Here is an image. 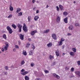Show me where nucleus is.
Here are the masks:
<instances>
[{"mask_svg":"<svg viewBox=\"0 0 80 80\" xmlns=\"http://www.w3.org/2000/svg\"><path fill=\"white\" fill-rule=\"evenodd\" d=\"M24 63H25V61L24 60H22L21 63V66H22L23 65H24Z\"/></svg>","mask_w":80,"mask_h":80,"instance_id":"nucleus-26","label":"nucleus"},{"mask_svg":"<svg viewBox=\"0 0 80 80\" xmlns=\"http://www.w3.org/2000/svg\"><path fill=\"white\" fill-rule=\"evenodd\" d=\"M32 48L33 50L35 48V46H34V44H33L32 45Z\"/></svg>","mask_w":80,"mask_h":80,"instance_id":"nucleus-33","label":"nucleus"},{"mask_svg":"<svg viewBox=\"0 0 80 80\" xmlns=\"http://www.w3.org/2000/svg\"><path fill=\"white\" fill-rule=\"evenodd\" d=\"M30 44L28 42L26 44V47L27 48H28V47H30Z\"/></svg>","mask_w":80,"mask_h":80,"instance_id":"nucleus-31","label":"nucleus"},{"mask_svg":"<svg viewBox=\"0 0 80 80\" xmlns=\"http://www.w3.org/2000/svg\"><path fill=\"white\" fill-rule=\"evenodd\" d=\"M64 48H65V46L63 45L62 46V49H64Z\"/></svg>","mask_w":80,"mask_h":80,"instance_id":"nucleus-53","label":"nucleus"},{"mask_svg":"<svg viewBox=\"0 0 80 80\" xmlns=\"http://www.w3.org/2000/svg\"><path fill=\"white\" fill-rule=\"evenodd\" d=\"M49 58L51 60H52L53 59H54V58L53 57V56L50 55L49 57Z\"/></svg>","mask_w":80,"mask_h":80,"instance_id":"nucleus-15","label":"nucleus"},{"mask_svg":"<svg viewBox=\"0 0 80 80\" xmlns=\"http://www.w3.org/2000/svg\"><path fill=\"white\" fill-rule=\"evenodd\" d=\"M50 32V30L49 29H47L46 30H45L44 32V33H48Z\"/></svg>","mask_w":80,"mask_h":80,"instance_id":"nucleus-28","label":"nucleus"},{"mask_svg":"<svg viewBox=\"0 0 80 80\" xmlns=\"http://www.w3.org/2000/svg\"><path fill=\"white\" fill-rule=\"evenodd\" d=\"M76 3V2L75 1H74V3Z\"/></svg>","mask_w":80,"mask_h":80,"instance_id":"nucleus-62","label":"nucleus"},{"mask_svg":"<svg viewBox=\"0 0 80 80\" xmlns=\"http://www.w3.org/2000/svg\"><path fill=\"white\" fill-rule=\"evenodd\" d=\"M6 46H5L2 48L1 49V51L2 52H4V51H7L8 50V44L7 42H5Z\"/></svg>","mask_w":80,"mask_h":80,"instance_id":"nucleus-1","label":"nucleus"},{"mask_svg":"<svg viewBox=\"0 0 80 80\" xmlns=\"http://www.w3.org/2000/svg\"><path fill=\"white\" fill-rule=\"evenodd\" d=\"M13 52H16V49H13Z\"/></svg>","mask_w":80,"mask_h":80,"instance_id":"nucleus-54","label":"nucleus"},{"mask_svg":"<svg viewBox=\"0 0 80 80\" xmlns=\"http://www.w3.org/2000/svg\"><path fill=\"white\" fill-rule=\"evenodd\" d=\"M0 53H1V51H0Z\"/></svg>","mask_w":80,"mask_h":80,"instance_id":"nucleus-63","label":"nucleus"},{"mask_svg":"<svg viewBox=\"0 0 80 80\" xmlns=\"http://www.w3.org/2000/svg\"><path fill=\"white\" fill-rule=\"evenodd\" d=\"M72 51H73V52H74V53H75L76 52V49L75 48H72Z\"/></svg>","mask_w":80,"mask_h":80,"instance_id":"nucleus-38","label":"nucleus"},{"mask_svg":"<svg viewBox=\"0 0 80 80\" xmlns=\"http://www.w3.org/2000/svg\"><path fill=\"white\" fill-rule=\"evenodd\" d=\"M47 46H48V47L50 48L52 46V43L50 42L48 44H47Z\"/></svg>","mask_w":80,"mask_h":80,"instance_id":"nucleus-11","label":"nucleus"},{"mask_svg":"<svg viewBox=\"0 0 80 80\" xmlns=\"http://www.w3.org/2000/svg\"><path fill=\"white\" fill-rule=\"evenodd\" d=\"M5 69H6V70H8V66H6L5 67Z\"/></svg>","mask_w":80,"mask_h":80,"instance_id":"nucleus-44","label":"nucleus"},{"mask_svg":"<svg viewBox=\"0 0 80 80\" xmlns=\"http://www.w3.org/2000/svg\"><path fill=\"white\" fill-rule=\"evenodd\" d=\"M6 29H7V30L8 31V30H11V29H12L9 26H8L6 27Z\"/></svg>","mask_w":80,"mask_h":80,"instance_id":"nucleus-30","label":"nucleus"},{"mask_svg":"<svg viewBox=\"0 0 80 80\" xmlns=\"http://www.w3.org/2000/svg\"><path fill=\"white\" fill-rule=\"evenodd\" d=\"M39 18V17H38L37 16H36L34 17V19L35 21H37V20H38Z\"/></svg>","mask_w":80,"mask_h":80,"instance_id":"nucleus-23","label":"nucleus"},{"mask_svg":"<svg viewBox=\"0 0 80 80\" xmlns=\"http://www.w3.org/2000/svg\"><path fill=\"white\" fill-rule=\"evenodd\" d=\"M20 11H21V9L20 8H17L16 12L18 13H19Z\"/></svg>","mask_w":80,"mask_h":80,"instance_id":"nucleus-22","label":"nucleus"},{"mask_svg":"<svg viewBox=\"0 0 80 80\" xmlns=\"http://www.w3.org/2000/svg\"><path fill=\"white\" fill-rule=\"evenodd\" d=\"M56 62H53L52 63L53 65H55Z\"/></svg>","mask_w":80,"mask_h":80,"instance_id":"nucleus-47","label":"nucleus"},{"mask_svg":"<svg viewBox=\"0 0 80 80\" xmlns=\"http://www.w3.org/2000/svg\"><path fill=\"white\" fill-rule=\"evenodd\" d=\"M18 43H19V44L20 45L21 44V42L19 41Z\"/></svg>","mask_w":80,"mask_h":80,"instance_id":"nucleus-55","label":"nucleus"},{"mask_svg":"<svg viewBox=\"0 0 80 80\" xmlns=\"http://www.w3.org/2000/svg\"><path fill=\"white\" fill-rule=\"evenodd\" d=\"M22 54L23 55H25V56H26V55H27V52H26V51H23Z\"/></svg>","mask_w":80,"mask_h":80,"instance_id":"nucleus-21","label":"nucleus"},{"mask_svg":"<svg viewBox=\"0 0 80 80\" xmlns=\"http://www.w3.org/2000/svg\"><path fill=\"white\" fill-rule=\"evenodd\" d=\"M52 37L53 39L55 40H57V35L55 34H52Z\"/></svg>","mask_w":80,"mask_h":80,"instance_id":"nucleus-7","label":"nucleus"},{"mask_svg":"<svg viewBox=\"0 0 80 80\" xmlns=\"http://www.w3.org/2000/svg\"><path fill=\"white\" fill-rule=\"evenodd\" d=\"M11 68H13V66L12 65V66H11Z\"/></svg>","mask_w":80,"mask_h":80,"instance_id":"nucleus-59","label":"nucleus"},{"mask_svg":"<svg viewBox=\"0 0 80 80\" xmlns=\"http://www.w3.org/2000/svg\"><path fill=\"white\" fill-rule=\"evenodd\" d=\"M36 8H33V10H35V9H36Z\"/></svg>","mask_w":80,"mask_h":80,"instance_id":"nucleus-58","label":"nucleus"},{"mask_svg":"<svg viewBox=\"0 0 80 80\" xmlns=\"http://www.w3.org/2000/svg\"><path fill=\"white\" fill-rule=\"evenodd\" d=\"M24 71H25V70H24V69H22L21 70V72H24Z\"/></svg>","mask_w":80,"mask_h":80,"instance_id":"nucleus-50","label":"nucleus"},{"mask_svg":"<svg viewBox=\"0 0 80 80\" xmlns=\"http://www.w3.org/2000/svg\"><path fill=\"white\" fill-rule=\"evenodd\" d=\"M23 30L25 32H27L28 31V29L27 28V26L25 24H24L23 26Z\"/></svg>","mask_w":80,"mask_h":80,"instance_id":"nucleus-3","label":"nucleus"},{"mask_svg":"<svg viewBox=\"0 0 80 80\" xmlns=\"http://www.w3.org/2000/svg\"><path fill=\"white\" fill-rule=\"evenodd\" d=\"M65 55V54L64 53H63V54H62V55Z\"/></svg>","mask_w":80,"mask_h":80,"instance_id":"nucleus-61","label":"nucleus"},{"mask_svg":"<svg viewBox=\"0 0 80 80\" xmlns=\"http://www.w3.org/2000/svg\"><path fill=\"white\" fill-rule=\"evenodd\" d=\"M49 6H48V5H47V7H46V8H48V7Z\"/></svg>","mask_w":80,"mask_h":80,"instance_id":"nucleus-60","label":"nucleus"},{"mask_svg":"<svg viewBox=\"0 0 80 80\" xmlns=\"http://www.w3.org/2000/svg\"><path fill=\"white\" fill-rule=\"evenodd\" d=\"M24 35H22V34H20V38L22 40H23V37Z\"/></svg>","mask_w":80,"mask_h":80,"instance_id":"nucleus-10","label":"nucleus"},{"mask_svg":"<svg viewBox=\"0 0 80 80\" xmlns=\"http://www.w3.org/2000/svg\"><path fill=\"white\" fill-rule=\"evenodd\" d=\"M37 32V31L36 30L32 31L31 32L30 34L31 35H35V33H36Z\"/></svg>","mask_w":80,"mask_h":80,"instance_id":"nucleus-6","label":"nucleus"},{"mask_svg":"<svg viewBox=\"0 0 80 80\" xmlns=\"http://www.w3.org/2000/svg\"><path fill=\"white\" fill-rule=\"evenodd\" d=\"M69 54L71 55V56H72V57L75 55V53L73 52H69Z\"/></svg>","mask_w":80,"mask_h":80,"instance_id":"nucleus-17","label":"nucleus"},{"mask_svg":"<svg viewBox=\"0 0 80 80\" xmlns=\"http://www.w3.org/2000/svg\"><path fill=\"white\" fill-rule=\"evenodd\" d=\"M9 10L10 11L12 12L13 10V7H12V4H11L9 6Z\"/></svg>","mask_w":80,"mask_h":80,"instance_id":"nucleus-5","label":"nucleus"},{"mask_svg":"<svg viewBox=\"0 0 80 80\" xmlns=\"http://www.w3.org/2000/svg\"><path fill=\"white\" fill-rule=\"evenodd\" d=\"M69 30H72L73 29V26L72 25H70L69 27Z\"/></svg>","mask_w":80,"mask_h":80,"instance_id":"nucleus-13","label":"nucleus"},{"mask_svg":"<svg viewBox=\"0 0 80 80\" xmlns=\"http://www.w3.org/2000/svg\"><path fill=\"white\" fill-rule=\"evenodd\" d=\"M56 54L57 57L59 56V51L58 50L56 51Z\"/></svg>","mask_w":80,"mask_h":80,"instance_id":"nucleus-16","label":"nucleus"},{"mask_svg":"<svg viewBox=\"0 0 80 80\" xmlns=\"http://www.w3.org/2000/svg\"><path fill=\"white\" fill-rule=\"evenodd\" d=\"M77 63L78 65H80V61H77Z\"/></svg>","mask_w":80,"mask_h":80,"instance_id":"nucleus-41","label":"nucleus"},{"mask_svg":"<svg viewBox=\"0 0 80 80\" xmlns=\"http://www.w3.org/2000/svg\"><path fill=\"white\" fill-rule=\"evenodd\" d=\"M68 14V13L66 12H63V15H65V16H66V15H67Z\"/></svg>","mask_w":80,"mask_h":80,"instance_id":"nucleus-34","label":"nucleus"},{"mask_svg":"<svg viewBox=\"0 0 80 80\" xmlns=\"http://www.w3.org/2000/svg\"><path fill=\"white\" fill-rule=\"evenodd\" d=\"M15 48H19V47H18V46L17 45H15Z\"/></svg>","mask_w":80,"mask_h":80,"instance_id":"nucleus-43","label":"nucleus"},{"mask_svg":"<svg viewBox=\"0 0 80 80\" xmlns=\"http://www.w3.org/2000/svg\"><path fill=\"white\" fill-rule=\"evenodd\" d=\"M25 80H29V78L28 76H26L25 77Z\"/></svg>","mask_w":80,"mask_h":80,"instance_id":"nucleus-29","label":"nucleus"},{"mask_svg":"<svg viewBox=\"0 0 80 80\" xmlns=\"http://www.w3.org/2000/svg\"><path fill=\"white\" fill-rule=\"evenodd\" d=\"M35 80H41L40 78H36L35 79Z\"/></svg>","mask_w":80,"mask_h":80,"instance_id":"nucleus-56","label":"nucleus"},{"mask_svg":"<svg viewBox=\"0 0 80 80\" xmlns=\"http://www.w3.org/2000/svg\"><path fill=\"white\" fill-rule=\"evenodd\" d=\"M28 40L29 42H31V41H32V40H31V38H29Z\"/></svg>","mask_w":80,"mask_h":80,"instance_id":"nucleus-52","label":"nucleus"},{"mask_svg":"<svg viewBox=\"0 0 80 80\" xmlns=\"http://www.w3.org/2000/svg\"><path fill=\"white\" fill-rule=\"evenodd\" d=\"M35 2V0H32V2L33 3H34Z\"/></svg>","mask_w":80,"mask_h":80,"instance_id":"nucleus-51","label":"nucleus"},{"mask_svg":"<svg viewBox=\"0 0 80 80\" xmlns=\"http://www.w3.org/2000/svg\"><path fill=\"white\" fill-rule=\"evenodd\" d=\"M18 28H19V32H21L22 31V25L20 24H18Z\"/></svg>","mask_w":80,"mask_h":80,"instance_id":"nucleus-4","label":"nucleus"},{"mask_svg":"<svg viewBox=\"0 0 80 80\" xmlns=\"http://www.w3.org/2000/svg\"><path fill=\"white\" fill-rule=\"evenodd\" d=\"M65 40V39L62 38L61 39L60 41L58 42V45L59 46H61L63 44V42H64Z\"/></svg>","mask_w":80,"mask_h":80,"instance_id":"nucleus-2","label":"nucleus"},{"mask_svg":"<svg viewBox=\"0 0 80 80\" xmlns=\"http://www.w3.org/2000/svg\"><path fill=\"white\" fill-rule=\"evenodd\" d=\"M56 8L57 11H59V8H58V7L56 6Z\"/></svg>","mask_w":80,"mask_h":80,"instance_id":"nucleus-45","label":"nucleus"},{"mask_svg":"<svg viewBox=\"0 0 80 80\" xmlns=\"http://www.w3.org/2000/svg\"><path fill=\"white\" fill-rule=\"evenodd\" d=\"M22 15V12H19L18 14V17H21Z\"/></svg>","mask_w":80,"mask_h":80,"instance_id":"nucleus-24","label":"nucleus"},{"mask_svg":"<svg viewBox=\"0 0 80 80\" xmlns=\"http://www.w3.org/2000/svg\"><path fill=\"white\" fill-rule=\"evenodd\" d=\"M65 69L66 70H69V67L68 66H66V67Z\"/></svg>","mask_w":80,"mask_h":80,"instance_id":"nucleus-42","label":"nucleus"},{"mask_svg":"<svg viewBox=\"0 0 80 80\" xmlns=\"http://www.w3.org/2000/svg\"><path fill=\"white\" fill-rule=\"evenodd\" d=\"M75 26L79 27H80V25H79V24L78 23H76L75 24Z\"/></svg>","mask_w":80,"mask_h":80,"instance_id":"nucleus-35","label":"nucleus"},{"mask_svg":"<svg viewBox=\"0 0 80 80\" xmlns=\"http://www.w3.org/2000/svg\"><path fill=\"white\" fill-rule=\"evenodd\" d=\"M12 17V14H10L8 17V18H10Z\"/></svg>","mask_w":80,"mask_h":80,"instance_id":"nucleus-39","label":"nucleus"},{"mask_svg":"<svg viewBox=\"0 0 80 80\" xmlns=\"http://www.w3.org/2000/svg\"><path fill=\"white\" fill-rule=\"evenodd\" d=\"M28 22H30V20H31V16H29L28 17Z\"/></svg>","mask_w":80,"mask_h":80,"instance_id":"nucleus-19","label":"nucleus"},{"mask_svg":"<svg viewBox=\"0 0 80 80\" xmlns=\"http://www.w3.org/2000/svg\"><path fill=\"white\" fill-rule=\"evenodd\" d=\"M3 37L4 39H7V36L5 34H3Z\"/></svg>","mask_w":80,"mask_h":80,"instance_id":"nucleus-36","label":"nucleus"},{"mask_svg":"<svg viewBox=\"0 0 80 80\" xmlns=\"http://www.w3.org/2000/svg\"><path fill=\"white\" fill-rule=\"evenodd\" d=\"M59 7L61 10H64V8L62 5H59Z\"/></svg>","mask_w":80,"mask_h":80,"instance_id":"nucleus-14","label":"nucleus"},{"mask_svg":"<svg viewBox=\"0 0 80 80\" xmlns=\"http://www.w3.org/2000/svg\"><path fill=\"white\" fill-rule=\"evenodd\" d=\"M53 75L54 77H56L57 78H58V79H59V78H60V76L57 75L56 73L53 74Z\"/></svg>","mask_w":80,"mask_h":80,"instance_id":"nucleus-9","label":"nucleus"},{"mask_svg":"<svg viewBox=\"0 0 80 80\" xmlns=\"http://www.w3.org/2000/svg\"><path fill=\"white\" fill-rule=\"evenodd\" d=\"M56 20L58 23H59L60 21V17L58 16Z\"/></svg>","mask_w":80,"mask_h":80,"instance_id":"nucleus-8","label":"nucleus"},{"mask_svg":"<svg viewBox=\"0 0 80 80\" xmlns=\"http://www.w3.org/2000/svg\"><path fill=\"white\" fill-rule=\"evenodd\" d=\"M8 31L10 34H12V32H13V31L12 30V29H11L10 30H9Z\"/></svg>","mask_w":80,"mask_h":80,"instance_id":"nucleus-27","label":"nucleus"},{"mask_svg":"<svg viewBox=\"0 0 80 80\" xmlns=\"http://www.w3.org/2000/svg\"><path fill=\"white\" fill-rule=\"evenodd\" d=\"M75 73L77 75H78V76H80V72L78 71H76L75 72Z\"/></svg>","mask_w":80,"mask_h":80,"instance_id":"nucleus-20","label":"nucleus"},{"mask_svg":"<svg viewBox=\"0 0 80 80\" xmlns=\"http://www.w3.org/2000/svg\"><path fill=\"white\" fill-rule=\"evenodd\" d=\"M44 72L46 74L48 73H49V71H48L47 70H44Z\"/></svg>","mask_w":80,"mask_h":80,"instance_id":"nucleus-37","label":"nucleus"},{"mask_svg":"<svg viewBox=\"0 0 80 80\" xmlns=\"http://www.w3.org/2000/svg\"><path fill=\"white\" fill-rule=\"evenodd\" d=\"M4 74L5 75H7V72H5Z\"/></svg>","mask_w":80,"mask_h":80,"instance_id":"nucleus-57","label":"nucleus"},{"mask_svg":"<svg viewBox=\"0 0 80 80\" xmlns=\"http://www.w3.org/2000/svg\"><path fill=\"white\" fill-rule=\"evenodd\" d=\"M27 73H28V72H27V71H26L22 73L21 74L23 75H26Z\"/></svg>","mask_w":80,"mask_h":80,"instance_id":"nucleus-25","label":"nucleus"},{"mask_svg":"<svg viewBox=\"0 0 80 80\" xmlns=\"http://www.w3.org/2000/svg\"><path fill=\"white\" fill-rule=\"evenodd\" d=\"M39 13V10H37L36 13Z\"/></svg>","mask_w":80,"mask_h":80,"instance_id":"nucleus-48","label":"nucleus"},{"mask_svg":"<svg viewBox=\"0 0 80 80\" xmlns=\"http://www.w3.org/2000/svg\"><path fill=\"white\" fill-rule=\"evenodd\" d=\"M71 35L72 34H70V33H68L67 34L68 36H70V35Z\"/></svg>","mask_w":80,"mask_h":80,"instance_id":"nucleus-49","label":"nucleus"},{"mask_svg":"<svg viewBox=\"0 0 80 80\" xmlns=\"http://www.w3.org/2000/svg\"><path fill=\"white\" fill-rule=\"evenodd\" d=\"M33 50H30L29 53L30 55H33Z\"/></svg>","mask_w":80,"mask_h":80,"instance_id":"nucleus-18","label":"nucleus"},{"mask_svg":"<svg viewBox=\"0 0 80 80\" xmlns=\"http://www.w3.org/2000/svg\"><path fill=\"white\" fill-rule=\"evenodd\" d=\"M64 22L65 23H68V18H66L64 19Z\"/></svg>","mask_w":80,"mask_h":80,"instance_id":"nucleus-12","label":"nucleus"},{"mask_svg":"<svg viewBox=\"0 0 80 80\" xmlns=\"http://www.w3.org/2000/svg\"><path fill=\"white\" fill-rule=\"evenodd\" d=\"M74 71V68H71V72H73Z\"/></svg>","mask_w":80,"mask_h":80,"instance_id":"nucleus-40","label":"nucleus"},{"mask_svg":"<svg viewBox=\"0 0 80 80\" xmlns=\"http://www.w3.org/2000/svg\"><path fill=\"white\" fill-rule=\"evenodd\" d=\"M31 67H33L34 66V63H32L31 64Z\"/></svg>","mask_w":80,"mask_h":80,"instance_id":"nucleus-46","label":"nucleus"},{"mask_svg":"<svg viewBox=\"0 0 80 80\" xmlns=\"http://www.w3.org/2000/svg\"><path fill=\"white\" fill-rule=\"evenodd\" d=\"M12 26L14 29H16V25L15 24H12Z\"/></svg>","mask_w":80,"mask_h":80,"instance_id":"nucleus-32","label":"nucleus"}]
</instances>
